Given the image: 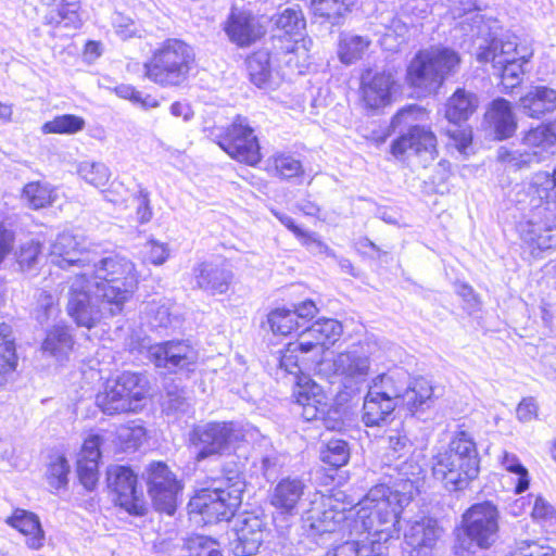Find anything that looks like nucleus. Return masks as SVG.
I'll return each instance as SVG.
<instances>
[{
	"label": "nucleus",
	"instance_id": "nucleus-57",
	"mask_svg": "<svg viewBox=\"0 0 556 556\" xmlns=\"http://www.w3.org/2000/svg\"><path fill=\"white\" fill-rule=\"evenodd\" d=\"M445 136L453 141L454 147L462 153L471 146L473 140L472 128L468 125L447 129Z\"/></svg>",
	"mask_w": 556,
	"mask_h": 556
},
{
	"label": "nucleus",
	"instance_id": "nucleus-42",
	"mask_svg": "<svg viewBox=\"0 0 556 556\" xmlns=\"http://www.w3.org/2000/svg\"><path fill=\"white\" fill-rule=\"evenodd\" d=\"M78 2H62L49 14L48 23L56 27L78 29L83 25Z\"/></svg>",
	"mask_w": 556,
	"mask_h": 556
},
{
	"label": "nucleus",
	"instance_id": "nucleus-41",
	"mask_svg": "<svg viewBox=\"0 0 556 556\" xmlns=\"http://www.w3.org/2000/svg\"><path fill=\"white\" fill-rule=\"evenodd\" d=\"M532 520L538 523L546 535L552 540L556 535V509L542 495H536L531 510Z\"/></svg>",
	"mask_w": 556,
	"mask_h": 556
},
{
	"label": "nucleus",
	"instance_id": "nucleus-50",
	"mask_svg": "<svg viewBox=\"0 0 556 556\" xmlns=\"http://www.w3.org/2000/svg\"><path fill=\"white\" fill-rule=\"evenodd\" d=\"M278 220L293 233L298 241L304 247H323V241L314 233L302 229L293 218L285 214L276 213Z\"/></svg>",
	"mask_w": 556,
	"mask_h": 556
},
{
	"label": "nucleus",
	"instance_id": "nucleus-8",
	"mask_svg": "<svg viewBox=\"0 0 556 556\" xmlns=\"http://www.w3.org/2000/svg\"><path fill=\"white\" fill-rule=\"evenodd\" d=\"M533 55V50L517 36H509L500 41H492L478 54L482 63H491L500 71V86L504 92H510L522 81L523 65Z\"/></svg>",
	"mask_w": 556,
	"mask_h": 556
},
{
	"label": "nucleus",
	"instance_id": "nucleus-14",
	"mask_svg": "<svg viewBox=\"0 0 556 556\" xmlns=\"http://www.w3.org/2000/svg\"><path fill=\"white\" fill-rule=\"evenodd\" d=\"M243 439L242 430L233 421H211L194 426L189 434L190 445L197 448L195 462L222 455L232 443Z\"/></svg>",
	"mask_w": 556,
	"mask_h": 556
},
{
	"label": "nucleus",
	"instance_id": "nucleus-29",
	"mask_svg": "<svg viewBox=\"0 0 556 556\" xmlns=\"http://www.w3.org/2000/svg\"><path fill=\"white\" fill-rule=\"evenodd\" d=\"M523 113L540 119L556 110V90L547 86H534L519 99Z\"/></svg>",
	"mask_w": 556,
	"mask_h": 556
},
{
	"label": "nucleus",
	"instance_id": "nucleus-56",
	"mask_svg": "<svg viewBox=\"0 0 556 556\" xmlns=\"http://www.w3.org/2000/svg\"><path fill=\"white\" fill-rule=\"evenodd\" d=\"M41 254V244L30 240L20 245L16 252V262L22 268H30Z\"/></svg>",
	"mask_w": 556,
	"mask_h": 556
},
{
	"label": "nucleus",
	"instance_id": "nucleus-22",
	"mask_svg": "<svg viewBox=\"0 0 556 556\" xmlns=\"http://www.w3.org/2000/svg\"><path fill=\"white\" fill-rule=\"evenodd\" d=\"M151 357L155 367L177 371L189 370L197 363L198 354L188 341L167 340L154 345Z\"/></svg>",
	"mask_w": 556,
	"mask_h": 556
},
{
	"label": "nucleus",
	"instance_id": "nucleus-63",
	"mask_svg": "<svg viewBox=\"0 0 556 556\" xmlns=\"http://www.w3.org/2000/svg\"><path fill=\"white\" fill-rule=\"evenodd\" d=\"M15 243V232L0 222V264L12 252Z\"/></svg>",
	"mask_w": 556,
	"mask_h": 556
},
{
	"label": "nucleus",
	"instance_id": "nucleus-62",
	"mask_svg": "<svg viewBox=\"0 0 556 556\" xmlns=\"http://www.w3.org/2000/svg\"><path fill=\"white\" fill-rule=\"evenodd\" d=\"M149 195L150 194L147 190L140 189L135 197L138 202V206L136 207V216L140 224L149 223L153 216Z\"/></svg>",
	"mask_w": 556,
	"mask_h": 556
},
{
	"label": "nucleus",
	"instance_id": "nucleus-4",
	"mask_svg": "<svg viewBox=\"0 0 556 556\" xmlns=\"http://www.w3.org/2000/svg\"><path fill=\"white\" fill-rule=\"evenodd\" d=\"M93 279L92 283L100 292V303L110 316H116L138 290L140 275L130 260L114 254L94 265Z\"/></svg>",
	"mask_w": 556,
	"mask_h": 556
},
{
	"label": "nucleus",
	"instance_id": "nucleus-38",
	"mask_svg": "<svg viewBox=\"0 0 556 556\" xmlns=\"http://www.w3.org/2000/svg\"><path fill=\"white\" fill-rule=\"evenodd\" d=\"M357 0H311L309 9L313 16L331 24H339L352 13Z\"/></svg>",
	"mask_w": 556,
	"mask_h": 556
},
{
	"label": "nucleus",
	"instance_id": "nucleus-6",
	"mask_svg": "<svg viewBox=\"0 0 556 556\" xmlns=\"http://www.w3.org/2000/svg\"><path fill=\"white\" fill-rule=\"evenodd\" d=\"M410 501L408 493L386 484L375 485L361 501L356 521L369 535L387 533L400 522L401 514Z\"/></svg>",
	"mask_w": 556,
	"mask_h": 556
},
{
	"label": "nucleus",
	"instance_id": "nucleus-26",
	"mask_svg": "<svg viewBox=\"0 0 556 556\" xmlns=\"http://www.w3.org/2000/svg\"><path fill=\"white\" fill-rule=\"evenodd\" d=\"M302 333L320 358L341 339L343 327L337 319L323 317L306 325Z\"/></svg>",
	"mask_w": 556,
	"mask_h": 556
},
{
	"label": "nucleus",
	"instance_id": "nucleus-1",
	"mask_svg": "<svg viewBox=\"0 0 556 556\" xmlns=\"http://www.w3.org/2000/svg\"><path fill=\"white\" fill-rule=\"evenodd\" d=\"M244 478L233 469H223L218 477L210 478L195 489L188 503L190 515L206 525L230 521L242 504Z\"/></svg>",
	"mask_w": 556,
	"mask_h": 556
},
{
	"label": "nucleus",
	"instance_id": "nucleus-19",
	"mask_svg": "<svg viewBox=\"0 0 556 556\" xmlns=\"http://www.w3.org/2000/svg\"><path fill=\"white\" fill-rule=\"evenodd\" d=\"M438 147V137L430 126L413 125L391 142L390 153L397 160H404L409 151L434 160L439 155Z\"/></svg>",
	"mask_w": 556,
	"mask_h": 556
},
{
	"label": "nucleus",
	"instance_id": "nucleus-55",
	"mask_svg": "<svg viewBox=\"0 0 556 556\" xmlns=\"http://www.w3.org/2000/svg\"><path fill=\"white\" fill-rule=\"evenodd\" d=\"M84 179L94 187H104L110 179L108 167L101 163L86 164L80 168Z\"/></svg>",
	"mask_w": 556,
	"mask_h": 556
},
{
	"label": "nucleus",
	"instance_id": "nucleus-39",
	"mask_svg": "<svg viewBox=\"0 0 556 556\" xmlns=\"http://www.w3.org/2000/svg\"><path fill=\"white\" fill-rule=\"evenodd\" d=\"M74 345L75 340L70 326L61 324L48 329L41 346L53 356H67L74 350Z\"/></svg>",
	"mask_w": 556,
	"mask_h": 556
},
{
	"label": "nucleus",
	"instance_id": "nucleus-12",
	"mask_svg": "<svg viewBox=\"0 0 556 556\" xmlns=\"http://www.w3.org/2000/svg\"><path fill=\"white\" fill-rule=\"evenodd\" d=\"M273 36L277 53L286 58L288 65L299 66L301 59L305 60L309 51L311 39L304 31L306 20L301 9L287 8L276 14L273 24Z\"/></svg>",
	"mask_w": 556,
	"mask_h": 556
},
{
	"label": "nucleus",
	"instance_id": "nucleus-40",
	"mask_svg": "<svg viewBox=\"0 0 556 556\" xmlns=\"http://www.w3.org/2000/svg\"><path fill=\"white\" fill-rule=\"evenodd\" d=\"M22 197L33 210L49 207L58 199L55 189L50 184L40 180L26 184L22 189Z\"/></svg>",
	"mask_w": 556,
	"mask_h": 556
},
{
	"label": "nucleus",
	"instance_id": "nucleus-64",
	"mask_svg": "<svg viewBox=\"0 0 556 556\" xmlns=\"http://www.w3.org/2000/svg\"><path fill=\"white\" fill-rule=\"evenodd\" d=\"M520 421H530L538 416V405L532 397L522 399L516 408Z\"/></svg>",
	"mask_w": 556,
	"mask_h": 556
},
{
	"label": "nucleus",
	"instance_id": "nucleus-7",
	"mask_svg": "<svg viewBox=\"0 0 556 556\" xmlns=\"http://www.w3.org/2000/svg\"><path fill=\"white\" fill-rule=\"evenodd\" d=\"M501 513L496 504L485 500L473 503L462 514L456 528L455 554L463 555L469 546L479 549L491 548L498 539Z\"/></svg>",
	"mask_w": 556,
	"mask_h": 556
},
{
	"label": "nucleus",
	"instance_id": "nucleus-17",
	"mask_svg": "<svg viewBox=\"0 0 556 556\" xmlns=\"http://www.w3.org/2000/svg\"><path fill=\"white\" fill-rule=\"evenodd\" d=\"M106 488L116 506L132 516H143L147 505L138 488V475L128 465H112L106 469Z\"/></svg>",
	"mask_w": 556,
	"mask_h": 556
},
{
	"label": "nucleus",
	"instance_id": "nucleus-60",
	"mask_svg": "<svg viewBox=\"0 0 556 556\" xmlns=\"http://www.w3.org/2000/svg\"><path fill=\"white\" fill-rule=\"evenodd\" d=\"M365 547L357 540H348L334 546L326 556H383L381 554H364Z\"/></svg>",
	"mask_w": 556,
	"mask_h": 556
},
{
	"label": "nucleus",
	"instance_id": "nucleus-35",
	"mask_svg": "<svg viewBox=\"0 0 556 556\" xmlns=\"http://www.w3.org/2000/svg\"><path fill=\"white\" fill-rule=\"evenodd\" d=\"M18 366L16 343L9 325L0 324V386L5 384Z\"/></svg>",
	"mask_w": 556,
	"mask_h": 556
},
{
	"label": "nucleus",
	"instance_id": "nucleus-2",
	"mask_svg": "<svg viewBox=\"0 0 556 556\" xmlns=\"http://www.w3.org/2000/svg\"><path fill=\"white\" fill-rule=\"evenodd\" d=\"M462 55L447 46L418 49L405 66L404 83L418 96L437 94L445 81L456 75Z\"/></svg>",
	"mask_w": 556,
	"mask_h": 556
},
{
	"label": "nucleus",
	"instance_id": "nucleus-43",
	"mask_svg": "<svg viewBox=\"0 0 556 556\" xmlns=\"http://www.w3.org/2000/svg\"><path fill=\"white\" fill-rule=\"evenodd\" d=\"M84 117L75 114L56 115L52 119L43 123L41 130L43 134L54 135H74L85 128Z\"/></svg>",
	"mask_w": 556,
	"mask_h": 556
},
{
	"label": "nucleus",
	"instance_id": "nucleus-48",
	"mask_svg": "<svg viewBox=\"0 0 556 556\" xmlns=\"http://www.w3.org/2000/svg\"><path fill=\"white\" fill-rule=\"evenodd\" d=\"M71 468L64 455H56L48 466L47 480L54 490L64 489L68 483Z\"/></svg>",
	"mask_w": 556,
	"mask_h": 556
},
{
	"label": "nucleus",
	"instance_id": "nucleus-9",
	"mask_svg": "<svg viewBox=\"0 0 556 556\" xmlns=\"http://www.w3.org/2000/svg\"><path fill=\"white\" fill-rule=\"evenodd\" d=\"M406 380L403 370H388L377 376L369 389L391 400L406 415L414 416L431 401L433 388L422 377L413 379L410 383Z\"/></svg>",
	"mask_w": 556,
	"mask_h": 556
},
{
	"label": "nucleus",
	"instance_id": "nucleus-32",
	"mask_svg": "<svg viewBox=\"0 0 556 556\" xmlns=\"http://www.w3.org/2000/svg\"><path fill=\"white\" fill-rule=\"evenodd\" d=\"M372 40L367 35L341 33L337 42V56L346 66L363 61L369 53Z\"/></svg>",
	"mask_w": 556,
	"mask_h": 556
},
{
	"label": "nucleus",
	"instance_id": "nucleus-28",
	"mask_svg": "<svg viewBox=\"0 0 556 556\" xmlns=\"http://www.w3.org/2000/svg\"><path fill=\"white\" fill-rule=\"evenodd\" d=\"M305 492V483L300 478L280 479L269 495V504L282 515H293Z\"/></svg>",
	"mask_w": 556,
	"mask_h": 556
},
{
	"label": "nucleus",
	"instance_id": "nucleus-21",
	"mask_svg": "<svg viewBox=\"0 0 556 556\" xmlns=\"http://www.w3.org/2000/svg\"><path fill=\"white\" fill-rule=\"evenodd\" d=\"M294 377L295 384L292 395L295 403L302 407V417L307 421L324 419L328 401L323 388L306 374Z\"/></svg>",
	"mask_w": 556,
	"mask_h": 556
},
{
	"label": "nucleus",
	"instance_id": "nucleus-30",
	"mask_svg": "<svg viewBox=\"0 0 556 556\" xmlns=\"http://www.w3.org/2000/svg\"><path fill=\"white\" fill-rule=\"evenodd\" d=\"M395 412H401L400 406L369 389L364 397L362 421L366 427L380 426L392 420Z\"/></svg>",
	"mask_w": 556,
	"mask_h": 556
},
{
	"label": "nucleus",
	"instance_id": "nucleus-36",
	"mask_svg": "<svg viewBox=\"0 0 556 556\" xmlns=\"http://www.w3.org/2000/svg\"><path fill=\"white\" fill-rule=\"evenodd\" d=\"M244 63L249 80L255 87L265 88L270 84L273 66L269 51L264 49L254 50L247 55Z\"/></svg>",
	"mask_w": 556,
	"mask_h": 556
},
{
	"label": "nucleus",
	"instance_id": "nucleus-16",
	"mask_svg": "<svg viewBox=\"0 0 556 556\" xmlns=\"http://www.w3.org/2000/svg\"><path fill=\"white\" fill-rule=\"evenodd\" d=\"M92 279L87 274L77 275L68 290L66 313L77 327L94 328L103 317H111L104 305L92 302Z\"/></svg>",
	"mask_w": 556,
	"mask_h": 556
},
{
	"label": "nucleus",
	"instance_id": "nucleus-5",
	"mask_svg": "<svg viewBox=\"0 0 556 556\" xmlns=\"http://www.w3.org/2000/svg\"><path fill=\"white\" fill-rule=\"evenodd\" d=\"M197 66L194 48L181 38H166L143 64L144 76L161 87H179Z\"/></svg>",
	"mask_w": 556,
	"mask_h": 556
},
{
	"label": "nucleus",
	"instance_id": "nucleus-37",
	"mask_svg": "<svg viewBox=\"0 0 556 556\" xmlns=\"http://www.w3.org/2000/svg\"><path fill=\"white\" fill-rule=\"evenodd\" d=\"M265 172L281 180L302 178L305 173L302 162L286 152L271 154L266 161Z\"/></svg>",
	"mask_w": 556,
	"mask_h": 556
},
{
	"label": "nucleus",
	"instance_id": "nucleus-47",
	"mask_svg": "<svg viewBox=\"0 0 556 556\" xmlns=\"http://www.w3.org/2000/svg\"><path fill=\"white\" fill-rule=\"evenodd\" d=\"M188 556H224L218 541L210 536L195 534L187 539Z\"/></svg>",
	"mask_w": 556,
	"mask_h": 556
},
{
	"label": "nucleus",
	"instance_id": "nucleus-61",
	"mask_svg": "<svg viewBox=\"0 0 556 556\" xmlns=\"http://www.w3.org/2000/svg\"><path fill=\"white\" fill-rule=\"evenodd\" d=\"M311 528L317 534L331 533L336 530V521L331 510H324L318 516H311Z\"/></svg>",
	"mask_w": 556,
	"mask_h": 556
},
{
	"label": "nucleus",
	"instance_id": "nucleus-20",
	"mask_svg": "<svg viewBox=\"0 0 556 556\" xmlns=\"http://www.w3.org/2000/svg\"><path fill=\"white\" fill-rule=\"evenodd\" d=\"M223 29L229 41L238 48H249L255 45L267 33L262 16L244 10H231L224 22Z\"/></svg>",
	"mask_w": 556,
	"mask_h": 556
},
{
	"label": "nucleus",
	"instance_id": "nucleus-59",
	"mask_svg": "<svg viewBox=\"0 0 556 556\" xmlns=\"http://www.w3.org/2000/svg\"><path fill=\"white\" fill-rule=\"evenodd\" d=\"M532 156L530 150L527 153L517 154L508 149H502L498 152L497 160L517 170L528 167L532 162Z\"/></svg>",
	"mask_w": 556,
	"mask_h": 556
},
{
	"label": "nucleus",
	"instance_id": "nucleus-10",
	"mask_svg": "<svg viewBox=\"0 0 556 556\" xmlns=\"http://www.w3.org/2000/svg\"><path fill=\"white\" fill-rule=\"evenodd\" d=\"M149 390L150 383L144 375L123 371L105 379L96 395V403L108 415L131 413L148 396Z\"/></svg>",
	"mask_w": 556,
	"mask_h": 556
},
{
	"label": "nucleus",
	"instance_id": "nucleus-51",
	"mask_svg": "<svg viewBox=\"0 0 556 556\" xmlns=\"http://www.w3.org/2000/svg\"><path fill=\"white\" fill-rule=\"evenodd\" d=\"M343 372L351 378L367 376L370 371V361L367 356L355 355L353 353H343L341 355Z\"/></svg>",
	"mask_w": 556,
	"mask_h": 556
},
{
	"label": "nucleus",
	"instance_id": "nucleus-31",
	"mask_svg": "<svg viewBox=\"0 0 556 556\" xmlns=\"http://www.w3.org/2000/svg\"><path fill=\"white\" fill-rule=\"evenodd\" d=\"M195 287L211 295L226 293L232 280L229 270L201 263L193 269Z\"/></svg>",
	"mask_w": 556,
	"mask_h": 556
},
{
	"label": "nucleus",
	"instance_id": "nucleus-54",
	"mask_svg": "<svg viewBox=\"0 0 556 556\" xmlns=\"http://www.w3.org/2000/svg\"><path fill=\"white\" fill-rule=\"evenodd\" d=\"M508 556H556V551L534 540H521L510 548Z\"/></svg>",
	"mask_w": 556,
	"mask_h": 556
},
{
	"label": "nucleus",
	"instance_id": "nucleus-44",
	"mask_svg": "<svg viewBox=\"0 0 556 556\" xmlns=\"http://www.w3.org/2000/svg\"><path fill=\"white\" fill-rule=\"evenodd\" d=\"M413 530V535L418 538L416 545L421 548H433L443 532L439 521L433 518L421 519Z\"/></svg>",
	"mask_w": 556,
	"mask_h": 556
},
{
	"label": "nucleus",
	"instance_id": "nucleus-15",
	"mask_svg": "<svg viewBox=\"0 0 556 556\" xmlns=\"http://www.w3.org/2000/svg\"><path fill=\"white\" fill-rule=\"evenodd\" d=\"M147 491L155 510L173 515L184 491V482L163 460H153L146 468Z\"/></svg>",
	"mask_w": 556,
	"mask_h": 556
},
{
	"label": "nucleus",
	"instance_id": "nucleus-27",
	"mask_svg": "<svg viewBox=\"0 0 556 556\" xmlns=\"http://www.w3.org/2000/svg\"><path fill=\"white\" fill-rule=\"evenodd\" d=\"M484 119L498 141L514 137L518 129V119L513 106L504 98H496L490 103Z\"/></svg>",
	"mask_w": 556,
	"mask_h": 556
},
{
	"label": "nucleus",
	"instance_id": "nucleus-3",
	"mask_svg": "<svg viewBox=\"0 0 556 556\" xmlns=\"http://www.w3.org/2000/svg\"><path fill=\"white\" fill-rule=\"evenodd\" d=\"M480 472V457L473 439L464 430L433 457L432 475L451 492L467 490Z\"/></svg>",
	"mask_w": 556,
	"mask_h": 556
},
{
	"label": "nucleus",
	"instance_id": "nucleus-45",
	"mask_svg": "<svg viewBox=\"0 0 556 556\" xmlns=\"http://www.w3.org/2000/svg\"><path fill=\"white\" fill-rule=\"evenodd\" d=\"M320 459L329 469L345 466L350 459L348 443L343 440H330L321 450Z\"/></svg>",
	"mask_w": 556,
	"mask_h": 556
},
{
	"label": "nucleus",
	"instance_id": "nucleus-46",
	"mask_svg": "<svg viewBox=\"0 0 556 556\" xmlns=\"http://www.w3.org/2000/svg\"><path fill=\"white\" fill-rule=\"evenodd\" d=\"M501 465L510 473L518 476V481L514 486L515 494L526 492L530 486V476L528 469L521 464L520 459L509 452H504L501 456Z\"/></svg>",
	"mask_w": 556,
	"mask_h": 556
},
{
	"label": "nucleus",
	"instance_id": "nucleus-53",
	"mask_svg": "<svg viewBox=\"0 0 556 556\" xmlns=\"http://www.w3.org/2000/svg\"><path fill=\"white\" fill-rule=\"evenodd\" d=\"M115 93L125 100L140 105L143 109H153L160 105V102L151 96L142 97L141 92L134 86L121 84L114 88Z\"/></svg>",
	"mask_w": 556,
	"mask_h": 556
},
{
	"label": "nucleus",
	"instance_id": "nucleus-58",
	"mask_svg": "<svg viewBox=\"0 0 556 556\" xmlns=\"http://www.w3.org/2000/svg\"><path fill=\"white\" fill-rule=\"evenodd\" d=\"M427 114L428 111L424 106L418 104H406L395 112L392 116L391 123L393 126H402Z\"/></svg>",
	"mask_w": 556,
	"mask_h": 556
},
{
	"label": "nucleus",
	"instance_id": "nucleus-25",
	"mask_svg": "<svg viewBox=\"0 0 556 556\" xmlns=\"http://www.w3.org/2000/svg\"><path fill=\"white\" fill-rule=\"evenodd\" d=\"M5 523L24 538L29 549L39 551L45 546L46 532L37 514L16 507L5 518Z\"/></svg>",
	"mask_w": 556,
	"mask_h": 556
},
{
	"label": "nucleus",
	"instance_id": "nucleus-33",
	"mask_svg": "<svg viewBox=\"0 0 556 556\" xmlns=\"http://www.w3.org/2000/svg\"><path fill=\"white\" fill-rule=\"evenodd\" d=\"M521 143L538 159L556 146V117L522 132Z\"/></svg>",
	"mask_w": 556,
	"mask_h": 556
},
{
	"label": "nucleus",
	"instance_id": "nucleus-23",
	"mask_svg": "<svg viewBox=\"0 0 556 556\" xmlns=\"http://www.w3.org/2000/svg\"><path fill=\"white\" fill-rule=\"evenodd\" d=\"M265 523L255 515L244 516L236 525L232 553L235 556H254L265 539Z\"/></svg>",
	"mask_w": 556,
	"mask_h": 556
},
{
	"label": "nucleus",
	"instance_id": "nucleus-13",
	"mask_svg": "<svg viewBox=\"0 0 556 556\" xmlns=\"http://www.w3.org/2000/svg\"><path fill=\"white\" fill-rule=\"evenodd\" d=\"M215 143L233 161L245 166L255 167L262 159V148L254 127L249 118L241 114L233 116L223 127Z\"/></svg>",
	"mask_w": 556,
	"mask_h": 556
},
{
	"label": "nucleus",
	"instance_id": "nucleus-24",
	"mask_svg": "<svg viewBox=\"0 0 556 556\" xmlns=\"http://www.w3.org/2000/svg\"><path fill=\"white\" fill-rule=\"evenodd\" d=\"M319 356L311 342L301 332L294 340L288 342L280 351L279 367L287 374L296 376L304 374L303 369L317 363Z\"/></svg>",
	"mask_w": 556,
	"mask_h": 556
},
{
	"label": "nucleus",
	"instance_id": "nucleus-18",
	"mask_svg": "<svg viewBox=\"0 0 556 556\" xmlns=\"http://www.w3.org/2000/svg\"><path fill=\"white\" fill-rule=\"evenodd\" d=\"M319 308L316 303L306 299L296 303L293 308L276 307L267 314V324L275 336H300L301 331L315 319Z\"/></svg>",
	"mask_w": 556,
	"mask_h": 556
},
{
	"label": "nucleus",
	"instance_id": "nucleus-11",
	"mask_svg": "<svg viewBox=\"0 0 556 556\" xmlns=\"http://www.w3.org/2000/svg\"><path fill=\"white\" fill-rule=\"evenodd\" d=\"M400 94L401 84L394 71L366 67L361 72L356 101L366 114L383 113L397 101Z\"/></svg>",
	"mask_w": 556,
	"mask_h": 556
},
{
	"label": "nucleus",
	"instance_id": "nucleus-34",
	"mask_svg": "<svg viewBox=\"0 0 556 556\" xmlns=\"http://www.w3.org/2000/svg\"><path fill=\"white\" fill-rule=\"evenodd\" d=\"M478 98L465 88H457L445 103V118L454 124L466 122L477 111Z\"/></svg>",
	"mask_w": 556,
	"mask_h": 556
},
{
	"label": "nucleus",
	"instance_id": "nucleus-49",
	"mask_svg": "<svg viewBox=\"0 0 556 556\" xmlns=\"http://www.w3.org/2000/svg\"><path fill=\"white\" fill-rule=\"evenodd\" d=\"M100 463L97 460L76 459L75 470L77 479L87 491H93L99 483Z\"/></svg>",
	"mask_w": 556,
	"mask_h": 556
},
{
	"label": "nucleus",
	"instance_id": "nucleus-52",
	"mask_svg": "<svg viewBox=\"0 0 556 556\" xmlns=\"http://www.w3.org/2000/svg\"><path fill=\"white\" fill-rule=\"evenodd\" d=\"M103 442L104 439L101 434L93 432L88 433L83 440L76 459L101 462V446Z\"/></svg>",
	"mask_w": 556,
	"mask_h": 556
}]
</instances>
